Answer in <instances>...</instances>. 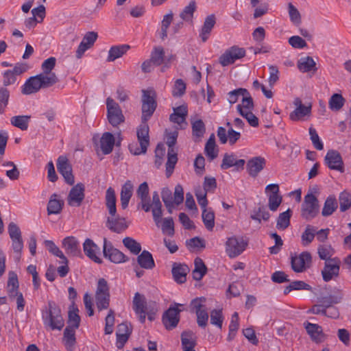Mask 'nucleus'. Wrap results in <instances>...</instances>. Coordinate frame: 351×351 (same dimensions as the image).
<instances>
[{"instance_id":"1","label":"nucleus","mask_w":351,"mask_h":351,"mask_svg":"<svg viewBox=\"0 0 351 351\" xmlns=\"http://www.w3.org/2000/svg\"><path fill=\"white\" fill-rule=\"evenodd\" d=\"M6 292L8 300L10 302H15L16 309L22 312L25 309L26 302L23 293L19 291V284L17 276L14 274H10L8 278L6 287Z\"/></svg>"},{"instance_id":"2","label":"nucleus","mask_w":351,"mask_h":351,"mask_svg":"<svg viewBox=\"0 0 351 351\" xmlns=\"http://www.w3.org/2000/svg\"><path fill=\"white\" fill-rule=\"evenodd\" d=\"M149 126L147 122H143L137 128L136 135L139 145L136 143L129 145L130 152L134 155L145 154L149 145Z\"/></svg>"},{"instance_id":"3","label":"nucleus","mask_w":351,"mask_h":351,"mask_svg":"<svg viewBox=\"0 0 351 351\" xmlns=\"http://www.w3.org/2000/svg\"><path fill=\"white\" fill-rule=\"evenodd\" d=\"M53 80L50 77H45L42 75H36L28 78L24 84L21 86V93L28 95L36 93L42 88H48L52 86Z\"/></svg>"},{"instance_id":"4","label":"nucleus","mask_w":351,"mask_h":351,"mask_svg":"<svg viewBox=\"0 0 351 351\" xmlns=\"http://www.w3.org/2000/svg\"><path fill=\"white\" fill-rule=\"evenodd\" d=\"M48 311L46 317L43 315L44 324L48 325L52 330H60L64 326V319L61 315L60 309L54 302H48Z\"/></svg>"},{"instance_id":"5","label":"nucleus","mask_w":351,"mask_h":351,"mask_svg":"<svg viewBox=\"0 0 351 351\" xmlns=\"http://www.w3.org/2000/svg\"><path fill=\"white\" fill-rule=\"evenodd\" d=\"M319 206L317 198L311 193H308L304 197L301 205V216L309 221L315 218L319 213Z\"/></svg>"},{"instance_id":"6","label":"nucleus","mask_w":351,"mask_h":351,"mask_svg":"<svg viewBox=\"0 0 351 351\" xmlns=\"http://www.w3.org/2000/svg\"><path fill=\"white\" fill-rule=\"evenodd\" d=\"M156 108L155 93L150 90H143L142 121H147L152 117Z\"/></svg>"},{"instance_id":"7","label":"nucleus","mask_w":351,"mask_h":351,"mask_svg":"<svg viewBox=\"0 0 351 351\" xmlns=\"http://www.w3.org/2000/svg\"><path fill=\"white\" fill-rule=\"evenodd\" d=\"M107 117L109 123L117 127L125 121V117L119 104L112 98L106 99Z\"/></svg>"},{"instance_id":"8","label":"nucleus","mask_w":351,"mask_h":351,"mask_svg":"<svg viewBox=\"0 0 351 351\" xmlns=\"http://www.w3.org/2000/svg\"><path fill=\"white\" fill-rule=\"evenodd\" d=\"M247 242L241 237H231L226 242V252L230 258L239 256L246 248Z\"/></svg>"},{"instance_id":"9","label":"nucleus","mask_w":351,"mask_h":351,"mask_svg":"<svg viewBox=\"0 0 351 351\" xmlns=\"http://www.w3.org/2000/svg\"><path fill=\"white\" fill-rule=\"evenodd\" d=\"M103 252L105 258H108L114 263H121L126 262L128 257L118 249L114 248L110 242H108L106 238L104 239Z\"/></svg>"},{"instance_id":"10","label":"nucleus","mask_w":351,"mask_h":351,"mask_svg":"<svg viewBox=\"0 0 351 351\" xmlns=\"http://www.w3.org/2000/svg\"><path fill=\"white\" fill-rule=\"evenodd\" d=\"M265 193L268 197V207L269 210L273 212L276 211L282 201V197L279 193L278 184H268L265 187Z\"/></svg>"},{"instance_id":"11","label":"nucleus","mask_w":351,"mask_h":351,"mask_svg":"<svg viewBox=\"0 0 351 351\" xmlns=\"http://www.w3.org/2000/svg\"><path fill=\"white\" fill-rule=\"evenodd\" d=\"M245 56V51L243 48L233 46L227 49L219 59V63L223 66L233 64L237 60L241 59Z\"/></svg>"},{"instance_id":"12","label":"nucleus","mask_w":351,"mask_h":351,"mask_svg":"<svg viewBox=\"0 0 351 351\" xmlns=\"http://www.w3.org/2000/svg\"><path fill=\"white\" fill-rule=\"evenodd\" d=\"M85 186L82 183H77L70 190L67 197V204L70 206L79 207L85 197Z\"/></svg>"},{"instance_id":"13","label":"nucleus","mask_w":351,"mask_h":351,"mask_svg":"<svg viewBox=\"0 0 351 351\" xmlns=\"http://www.w3.org/2000/svg\"><path fill=\"white\" fill-rule=\"evenodd\" d=\"M176 306H170L162 316V323L165 328L171 330L176 328L180 321V313L181 310L178 308V306H183L181 304H176Z\"/></svg>"},{"instance_id":"14","label":"nucleus","mask_w":351,"mask_h":351,"mask_svg":"<svg viewBox=\"0 0 351 351\" xmlns=\"http://www.w3.org/2000/svg\"><path fill=\"white\" fill-rule=\"evenodd\" d=\"M57 169L67 184L70 185L74 184L75 179L72 173V167L66 157L63 156L58 157L57 160Z\"/></svg>"},{"instance_id":"15","label":"nucleus","mask_w":351,"mask_h":351,"mask_svg":"<svg viewBox=\"0 0 351 351\" xmlns=\"http://www.w3.org/2000/svg\"><path fill=\"white\" fill-rule=\"evenodd\" d=\"M311 255L308 252H303L299 256L291 258V267L295 272H302L309 267L311 263Z\"/></svg>"},{"instance_id":"16","label":"nucleus","mask_w":351,"mask_h":351,"mask_svg":"<svg viewBox=\"0 0 351 351\" xmlns=\"http://www.w3.org/2000/svg\"><path fill=\"white\" fill-rule=\"evenodd\" d=\"M325 162L329 169L343 173L344 165L341 154L336 150H329L325 156Z\"/></svg>"},{"instance_id":"17","label":"nucleus","mask_w":351,"mask_h":351,"mask_svg":"<svg viewBox=\"0 0 351 351\" xmlns=\"http://www.w3.org/2000/svg\"><path fill=\"white\" fill-rule=\"evenodd\" d=\"M340 268V261L338 258H332L325 263L322 271L323 279L325 282L331 280L333 277L338 276Z\"/></svg>"},{"instance_id":"18","label":"nucleus","mask_w":351,"mask_h":351,"mask_svg":"<svg viewBox=\"0 0 351 351\" xmlns=\"http://www.w3.org/2000/svg\"><path fill=\"white\" fill-rule=\"evenodd\" d=\"M62 245L69 256H82L80 242L75 237L70 236L65 237L62 241Z\"/></svg>"},{"instance_id":"19","label":"nucleus","mask_w":351,"mask_h":351,"mask_svg":"<svg viewBox=\"0 0 351 351\" xmlns=\"http://www.w3.org/2000/svg\"><path fill=\"white\" fill-rule=\"evenodd\" d=\"M149 186L146 182L141 183L136 190V195L141 199L138 206L146 213L151 210L150 198L149 196Z\"/></svg>"},{"instance_id":"20","label":"nucleus","mask_w":351,"mask_h":351,"mask_svg":"<svg viewBox=\"0 0 351 351\" xmlns=\"http://www.w3.org/2000/svg\"><path fill=\"white\" fill-rule=\"evenodd\" d=\"M98 35L95 32H87L82 38L76 51V57L81 58L84 52L90 49L96 41Z\"/></svg>"},{"instance_id":"21","label":"nucleus","mask_w":351,"mask_h":351,"mask_svg":"<svg viewBox=\"0 0 351 351\" xmlns=\"http://www.w3.org/2000/svg\"><path fill=\"white\" fill-rule=\"evenodd\" d=\"M245 164V160L237 159L236 155L232 153H226L221 164V168L222 169H228L234 167L237 171H239L243 169Z\"/></svg>"},{"instance_id":"22","label":"nucleus","mask_w":351,"mask_h":351,"mask_svg":"<svg viewBox=\"0 0 351 351\" xmlns=\"http://www.w3.org/2000/svg\"><path fill=\"white\" fill-rule=\"evenodd\" d=\"M83 250L86 256L90 260L101 263V259L98 256L99 254V247L90 239H86L83 243Z\"/></svg>"},{"instance_id":"23","label":"nucleus","mask_w":351,"mask_h":351,"mask_svg":"<svg viewBox=\"0 0 351 351\" xmlns=\"http://www.w3.org/2000/svg\"><path fill=\"white\" fill-rule=\"evenodd\" d=\"M266 160L261 156L251 158L247 163V171L249 175L255 178L264 169Z\"/></svg>"},{"instance_id":"24","label":"nucleus","mask_w":351,"mask_h":351,"mask_svg":"<svg viewBox=\"0 0 351 351\" xmlns=\"http://www.w3.org/2000/svg\"><path fill=\"white\" fill-rule=\"evenodd\" d=\"M303 325L308 335L313 341L315 343H321L324 341V334L323 333L322 326L308 322H304Z\"/></svg>"},{"instance_id":"25","label":"nucleus","mask_w":351,"mask_h":351,"mask_svg":"<svg viewBox=\"0 0 351 351\" xmlns=\"http://www.w3.org/2000/svg\"><path fill=\"white\" fill-rule=\"evenodd\" d=\"M132 332V328L127 323H121L118 325L116 332L117 342L116 346L119 349L122 348L128 341Z\"/></svg>"},{"instance_id":"26","label":"nucleus","mask_w":351,"mask_h":351,"mask_svg":"<svg viewBox=\"0 0 351 351\" xmlns=\"http://www.w3.org/2000/svg\"><path fill=\"white\" fill-rule=\"evenodd\" d=\"M56 63V59L54 57H50L46 59L41 65L43 72L39 75H43L45 77H50L53 80L51 84L54 85L58 82V78L56 73L52 72Z\"/></svg>"},{"instance_id":"27","label":"nucleus","mask_w":351,"mask_h":351,"mask_svg":"<svg viewBox=\"0 0 351 351\" xmlns=\"http://www.w3.org/2000/svg\"><path fill=\"white\" fill-rule=\"evenodd\" d=\"M106 226L112 232L118 234L124 232L128 227L124 218H114V217H108Z\"/></svg>"},{"instance_id":"28","label":"nucleus","mask_w":351,"mask_h":351,"mask_svg":"<svg viewBox=\"0 0 351 351\" xmlns=\"http://www.w3.org/2000/svg\"><path fill=\"white\" fill-rule=\"evenodd\" d=\"M189 271V268L185 264L173 263L172 267V275L174 280L180 284L184 283L186 280V274Z\"/></svg>"},{"instance_id":"29","label":"nucleus","mask_w":351,"mask_h":351,"mask_svg":"<svg viewBox=\"0 0 351 351\" xmlns=\"http://www.w3.org/2000/svg\"><path fill=\"white\" fill-rule=\"evenodd\" d=\"M115 143L114 136L110 132H104L99 141V147L103 154L107 155L112 152Z\"/></svg>"},{"instance_id":"30","label":"nucleus","mask_w":351,"mask_h":351,"mask_svg":"<svg viewBox=\"0 0 351 351\" xmlns=\"http://www.w3.org/2000/svg\"><path fill=\"white\" fill-rule=\"evenodd\" d=\"M134 186L130 180H128L122 186L120 194L121 206L125 209L133 194Z\"/></svg>"},{"instance_id":"31","label":"nucleus","mask_w":351,"mask_h":351,"mask_svg":"<svg viewBox=\"0 0 351 351\" xmlns=\"http://www.w3.org/2000/svg\"><path fill=\"white\" fill-rule=\"evenodd\" d=\"M64 206V201L56 193L51 195L47 204L48 215H57L61 213Z\"/></svg>"},{"instance_id":"32","label":"nucleus","mask_w":351,"mask_h":351,"mask_svg":"<svg viewBox=\"0 0 351 351\" xmlns=\"http://www.w3.org/2000/svg\"><path fill=\"white\" fill-rule=\"evenodd\" d=\"M75 328L66 327L63 334L62 341L69 351H73L76 343Z\"/></svg>"},{"instance_id":"33","label":"nucleus","mask_w":351,"mask_h":351,"mask_svg":"<svg viewBox=\"0 0 351 351\" xmlns=\"http://www.w3.org/2000/svg\"><path fill=\"white\" fill-rule=\"evenodd\" d=\"M130 49V46L126 44L111 47L108 51L107 60L108 62L114 61L124 55Z\"/></svg>"},{"instance_id":"34","label":"nucleus","mask_w":351,"mask_h":351,"mask_svg":"<svg viewBox=\"0 0 351 351\" xmlns=\"http://www.w3.org/2000/svg\"><path fill=\"white\" fill-rule=\"evenodd\" d=\"M106 205L111 217H115L117 213L116 195L114 190L109 187L106 191Z\"/></svg>"},{"instance_id":"35","label":"nucleus","mask_w":351,"mask_h":351,"mask_svg":"<svg viewBox=\"0 0 351 351\" xmlns=\"http://www.w3.org/2000/svg\"><path fill=\"white\" fill-rule=\"evenodd\" d=\"M137 262L142 268L146 269H152L155 267L152 255L147 250H143L141 254L138 256Z\"/></svg>"},{"instance_id":"36","label":"nucleus","mask_w":351,"mask_h":351,"mask_svg":"<svg viewBox=\"0 0 351 351\" xmlns=\"http://www.w3.org/2000/svg\"><path fill=\"white\" fill-rule=\"evenodd\" d=\"M312 106L311 104L308 105H302L291 112L289 114L290 119L293 121H297L302 119L305 116L310 115L311 112Z\"/></svg>"},{"instance_id":"37","label":"nucleus","mask_w":351,"mask_h":351,"mask_svg":"<svg viewBox=\"0 0 351 351\" xmlns=\"http://www.w3.org/2000/svg\"><path fill=\"white\" fill-rule=\"evenodd\" d=\"M195 268L193 270V278L195 280H200L206 274L207 268L203 261L197 257L194 261Z\"/></svg>"},{"instance_id":"38","label":"nucleus","mask_w":351,"mask_h":351,"mask_svg":"<svg viewBox=\"0 0 351 351\" xmlns=\"http://www.w3.org/2000/svg\"><path fill=\"white\" fill-rule=\"evenodd\" d=\"M182 346L184 351H195V341L191 332L184 331L181 335Z\"/></svg>"},{"instance_id":"39","label":"nucleus","mask_w":351,"mask_h":351,"mask_svg":"<svg viewBox=\"0 0 351 351\" xmlns=\"http://www.w3.org/2000/svg\"><path fill=\"white\" fill-rule=\"evenodd\" d=\"M30 118L28 115L14 116L10 119V123L13 126L25 131L28 129Z\"/></svg>"},{"instance_id":"40","label":"nucleus","mask_w":351,"mask_h":351,"mask_svg":"<svg viewBox=\"0 0 351 351\" xmlns=\"http://www.w3.org/2000/svg\"><path fill=\"white\" fill-rule=\"evenodd\" d=\"M197 5L195 1H191L180 14V17L186 22L191 23L194 12L196 11Z\"/></svg>"},{"instance_id":"41","label":"nucleus","mask_w":351,"mask_h":351,"mask_svg":"<svg viewBox=\"0 0 351 351\" xmlns=\"http://www.w3.org/2000/svg\"><path fill=\"white\" fill-rule=\"evenodd\" d=\"M338 204L336 198L334 196H329L326 199L322 208V215L324 217L331 215L337 208Z\"/></svg>"},{"instance_id":"42","label":"nucleus","mask_w":351,"mask_h":351,"mask_svg":"<svg viewBox=\"0 0 351 351\" xmlns=\"http://www.w3.org/2000/svg\"><path fill=\"white\" fill-rule=\"evenodd\" d=\"M292 215L291 209L280 213L277 219L276 228L278 230H284L290 225V219Z\"/></svg>"},{"instance_id":"43","label":"nucleus","mask_w":351,"mask_h":351,"mask_svg":"<svg viewBox=\"0 0 351 351\" xmlns=\"http://www.w3.org/2000/svg\"><path fill=\"white\" fill-rule=\"evenodd\" d=\"M202 221L208 230H213L215 226V213L210 209H204L202 210Z\"/></svg>"},{"instance_id":"44","label":"nucleus","mask_w":351,"mask_h":351,"mask_svg":"<svg viewBox=\"0 0 351 351\" xmlns=\"http://www.w3.org/2000/svg\"><path fill=\"white\" fill-rule=\"evenodd\" d=\"M133 309L136 313H142L143 311H147V306L144 295L136 293L133 300Z\"/></svg>"},{"instance_id":"45","label":"nucleus","mask_w":351,"mask_h":351,"mask_svg":"<svg viewBox=\"0 0 351 351\" xmlns=\"http://www.w3.org/2000/svg\"><path fill=\"white\" fill-rule=\"evenodd\" d=\"M173 14L171 11L165 14L161 21V31L160 34V38L164 40L167 38V30L173 21Z\"/></svg>"},{"instance_id":"46","label":"nucleus","mask_w":351,"mask_h":351,"mask_svg":"<svg viewBox=\"0 0 351 351\" xmlns=\"http://www.w3.org/2000/svg\"><path fill=\"white\" fill-rule=\"evenodd\" d=\"M44 243L45 247L48 249L50 253L60 258L62 260L61 263L67 262L66 257L64 256L63 252L60 250V248L54 243L53 241L50 240H45Z\"/></svg>"},{"instance_id":"47","label":"nucleus","mask_w":351,"mask_h":351,"mask_svg":"<svg viewBox=\"0 0 351 351\" xmlns=\"http://www.w3.org/2000/svg\"><path fill=\"white\" fill-rule=\"evenodd\" d=\"M319 257L322 260H325L326 262L331 260V256L334 254V250L329 244H322L319 245L317 248Z\"/></svg>"},{"instance_id":"48","label":"nucleus","mask_w":351,"mask_h":351,"mask_svg":"<svg viewBox=\"0 0 351 351\" xmlns=\"http://www.w3.org/2000/svg\"><path fill=\"white\" fill-rule=\"evenodd\" d=\"M206 128L204 123L201 119L192 122V133L195 141L199 140L204 134Z\"/></svg>"},{"instance_id":"49","label":"nucleus","mask_w":351,"mask_h":351,"mask_svg":"<svg viewBox=\"0 0 351 351\" xmlns=\"http://www.w3.org/2000/svg\"><path fill=\"white\" fill-rule=\"evenodd\" d=\"M311 287L302 280H295L291 282L284 289V294L287 295L293 290H311Z\"/></svg>"},{"instance_id":"50","label":"nucleus","mask_w":351,"mask_h":351,"mask_svg":"<svg viewBox=\"0 0 351 351\" xmlns=\"http://www.w3.org/2000/svg\"><path fill=\"white\" fill-rule=\"evenodd\" d=\"M165 51L162 47H155L151 53L150 60L155 66H159L164 62Z\"/></svg>"},{"instance_id":"51","label":"nucleus","mask_w":351,"mask_h":351,"mask_svg":"<svg viewBox=\"0 0 351 351\" xmlns=\"http://www.w3.org/2000/svg\"><path fill=\"white\" fill-rule=\"evenodd\" d=\"M345 99L341 95L335 93L329 99V108L333 111H339L344 105Z\"/></svg>"},{"instance_id":"52","label":"nucleus","mask_w":351,"mask_h":351,"mask_svg":"<svg viewBox=\"0 0 351 351\" xmlns=\"http://www.w3.org/2000/svg\"><path fill=\"white\" fill-rule=\"evenodd\" d=\"M317 228L311 225H307L301 239L304 245H309L314 239Z\"/></svg>"},{"instance_id":"53","label":"nucleus","mask_w":351,"mask_h":351,"mask_svg":"<svg viewBox=\"0 0 351 351\" xmlns=\"http://www.w3.org/2000/svg\"><path fill=\"white\" fill-rule=\"evenodd\" d=\"M124 246L128 248L132 254L137 255L141 251V245L132 237H125L123 239Z\"/></svg>"},{"instance_id":"54","label":"nucleus","mask_w":351,"mask_h":351,"mask_svg":"<svg viewBox=\"0 0 351 351\" xmlns=\"http://www.w3.org/2000/svg\"><path fill=\"white\" fill-rule=\"evenodd\" d=\"M215 135L212 134L205 145L206 154L210 160H213L217 156V153L215 152Z\"/></svg>"},{"instance_id":"55","label":"nucleus","mask_w":351,"mask_h":351,"mask_svg":"<svg viewBox=\"0 0 351 351\" xmlns=\"http://www.w3.org/2000/svg\"><path fill=\"white\" fill-rule=\"evenodd\" d=\"M77 308L72 306V309L69 311V326L67 327H71L73 328L77 329L80 326V317L78 315Z\"/></svg>"},{"instance_id":"56","label":"nucleus","mask_w":351,"mask_h":351,"mask_svg":"<svg viewBox=\"0 0 351 351\" xmlns=\"http://www.w3.org/2000/svg\"><path fill=\"white\" fill-rule=\"evenodd\" d=\"M339 201L340 210L345 212L351 207V194L344 191L339 194Z\"/></svg>"},{"instance_id":"57","label":"nucleus","mask_w":351,"mask_h":351,"mask_svg":"<svg viewBox=\"0 0 351 351\" xmlns=\"http://www.w3.org/2000/svg\"><path fill=\"white\" fill-rule=\"evenodd\" d=\"M177 161L178 157L176 152L175 151H168V158L166 163V174L167 177H169L172 174Z\"/></svg>"},{"instance_id":"58","label":"nucleus","mask_w":351,"mask_h":351,"mask_svg":"<svg viewBox=\"0 0 351 351\" xmlns=\"http://www.w3.org/2000/svg\"><path fill=\"white\" fill-rule=\"evenodd\" d=\"M315 66V62L311 57H306L304 58H302L298 64V69L303 72H308L311 71L313 67Z\"/></svg>"},{"instance_id":"59","label":"nucleus","mask_w":351,"mask_h":351,"mask_svg":"<svg viewBox=\"0 0 351 351\" xmlns=\"http://www.w3.org/2000/svg\"><path fill=\"white\" fill-rule=\"evenodd\" d=\"M10 93L7 87H0V114L4 112L5 108L8 104Z\"/></svg>"},{"instance_id":"60","label":"nucleus","mask_w":351,"mask_h":351,"mask_svg":"<svg viewBox=\"0 0 351 351\" xmlns=\"http://www.w3.org/2000/svg\"><path fill=\"white\" fill-rule=\"evenodd\" d=\"M110 294L95 295V302L99 311L107 309L110 304Z\"/></svg>"},{"instance_id":"61","label":"nucleus","mask_w":351,"mask_h":351,"mask_svg":"<svg viewBox=\"0 0 351 351\" xmlns=\"http://www.w3.org/2000/svg\"><path fill=\"white\" fill-rule=\"evenodd\" d=\"M239 113L244 117L252 127L258 126V119L251 111L241 110L240 106L237 108Z\"/></svg>"},{"instance_id":"62","label":"nucleus","mask_w":351,"mask_h":351,"mask_svg":"<svg viewBox=\"0 0 351 351\" xmlns=\"http://www.w3.org/2000/svg\"><path fill=\"white\" fill-rule=\"evenodd\" d=\"M240 106L241 110L251 111L254 108L253 99L251 97L250 93L244 94L242 97V101L241 104L237 106V108Z\"/></svg>"},{"instance_id":"63","label":"nucleus","mask_w":351,"mask_h":351,"mask_svg":"<svg viewBox=\"0 0 351 351\" xmlns=\"http://www.w3.org/2000/svg\"><path fill=\"white\" fill-rule=\"evenodd\" d=\"M161 229L164 234H167L169 236H173L175 232L173 218L166 217L163 219Z\"/></svg>"},{"instance_id":"64","label":"nucleus","mask_w":351,"mask_h":351,"mask_svg":"<svg viewBox=\"0 0 351 351\" xmlns=\"http://www.w3.org/2000/svg\"><path fill=\"white\" fill-rule=\"evenodd\" d=\"M246 93H247V90L245 88H239L234 89L228 93V100L231 104H235L240 97H243Z\"/></svg>"}]
</instances>
